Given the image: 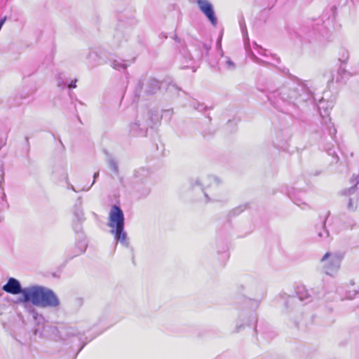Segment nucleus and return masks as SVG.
Instances as JSON below:
<instances>
[{"mask_svg":"<svg viewBox=\"0 0 359 359\" xmlns=\"http://www.w3.org/2000/svg\"><path fill=\"white\" fill-rule=\"evenodd\" d=\"M2 290L14 295L21 294L20 302H30L38 307L56 308L60 303L57 296L50 288L39 285L23 288L20 281L15 278H9L7 283L3 285Z\"/></svg>","mask_w":359,"mask_h":359,"instance_id":"f257e3e1","label":"nucleus"},{"mask_svg":"<svg viewBox=\"0 0 359 359\" xmlns=\"http://www.w3.org/2000/svg\"><path fill=\"white\" fill-rule=\"evenodd\" d=\"M124 214L121 208L113 205L109 212L107 226L110 228V233L114 236L117 243L128 248L130 245L127 233L124 231Z\"/></svg>","mask_w":359,"mask_h":359,"instance_id":"f03ea898","label":"nucleus"},{"mask_svg":"<svg viewBox=\"0 0 359 359\" xmlns=\"http://www.w3.org/2000/svg\"><path fill=\"white\" fill-rule=\"evenodd\" d=\"M299 83L288 81L270 92L268 98L273 103L278 101L287 102L294 104L297 100Z\"/></svg>","mask_w":359,"mask_h":359,"instance_id":"7ed1b4c3","label":"nucleus"},{"mask_svg":"<svg viewBox=\"0 0 359 359\" xmlns=\"http://www.w3.org/2000/svg\"><path fill=\"white\" fill-rule=\"evenodd\" d=\"M344 259L343 254L337 252H326L320 259V264L323 272L332 277L337 276Z\"/></svg>","mask_w":359,"mask_h":359,"instance_id":"20e7f679","label":"nucleus"},{"mask_svg":"<svg viewBox=\"0 0 359 359\" xmlns=\"http://www.w3.org/2000/svg\"><path fill=\"white\" fill-rule=\"evenodd\" d=\"M221 183L222 180L219 177L213 175H205L194 179L191 181V186L193 187H200L204 193L206 201H210L211 199L209 198L205 190L208 189H215L220 185Z\"/></svg>","mask_w":359,"mask_h":359,"instance_id":"39448f33","label":"nucleus"},{"mask_svg":"<svg viewBox=\"0 0 359 359\" xmlns=\"http://www.w3.org/2000/svg\"><path fill=\"white\" fill-rule=\"evenodd\" d=\"M256 321L257 316L255 313H250L248 314L246 312L243 311L240 313L238 315L233 332L236 333H238L243 331L247 325H249L251 323Z\"/></svg>","mask_w":359,"mask_h":359,"instance_id":"423d86ee","label":"nucleus"},{"mask_svg":"<svg viewBox=\"0 0 359 359\" xmlns=\"http://www.w3.org/2000/svg\"><path fill=\"white\" fill-rule=\"evenodd\" d=\"M196 4L200 11L207 17L213 26L217 23L215 11L212 4L208 0H197Z\"/></svg>","mask_w":359,"mask_h":359,"instance_id":"0eeeda50","label":"nucleus"},{"mask_svg":"<svg viewBox=\"0 0 359 359\" xmlns=\"http://www.w3.org/2000/svg\"><path fill=\"white\" fill-rule=\"evenodd\" d=\"M151 122L148 119L137 118L130 125V133L135 136L144 135L147 128L151 126Z\"/></svg>","mask_w":359,"mask_h":359,"instance_id":"6e6552de","label":"nucleus"},{"mask_svg":"<svg viewBox=\"0 0 359 359\" xmlns=\"http://www.w3.org/2000/svg\"><path fill=\"white\" fill-rule=\"evenodd\" d=\"M313 100V91L308 86V84L306 83H299L297 100H295L294 104L312 101Z\"/></svg>","mask_w":359,"mask_h":359,"instance_id":"1a4fd4ad","label":"nucleus"},{"mask_svg":"<svg viewBox=\"0 0 359 359\" xmlns=\"http://www.w3.org/2000/svg\"><path fill=\"white\" fill-rule=\"evenodd\" d=\"M333 106V100H325L324 97L321 98L318 104V107L320 116L323 118L327 117Z\"/></svg>","mask_w":359,"mask_h":359,"instance_id":"9d476101","label":"nucleus"},{"mask_svg":"<svg viewBox=\"0 0 359 359\" xmlns=\"http://www.w3.org/2000/svg\"><path fill=\"white\" fill-rule=\"evenodd\" d=\"M297 294L299 299L306 304L311 302L313 300L312 296L310 294L308 290L303 285L297 287Z\"/></svg>","mask_w":359,"mask_h":359,"instance_id":"9b49d317","label":"nucleus"},{"mask_svg":"<svg viewBox=\"0 0 359 359\" xmlns=\"http://www.w3.org/2000/svg\"><path fill=\"white\" fill-rule=\"evenodd\" d=\"M323 77L328 84L333 83L334 81H339L338 72L333 69L326 71L323 74Z\"/></svg>","mask_w":359,"mask_h":359,"instance_id":"f8f14e48","label":"nucleus"},{"mask_svg":"<svg viewBox=\"0 0 359 359\" xmlns=\"http://www.w3.org/2000/svg\"><path fill=\"white\" fill-rule=\"evenodd\" d=\"M129 65L126 63L123 60L116 59L111 62V67L119 72L126 70Z\"/></svg>","mask_w":359,"mask_h":359,"instance_id":"ddd939ff","label":"nucleus"},{"mask_svg":"<svg viewBox=\"0 0 359 359\" xmlns=\"http://www.w3.org/2000/svg\"><path fill=\"white\" fill-rule=\"evenodd\" d=\"M351 182L353 184L349 189H345L343 194L346 196H351L357 191V184H358V177L353 175L351 179Z\"/></svg>","mask_w":359,"mask_h":359,"instance_id":"4468645a","label":"nucleus"},{"mask_svg":"<svg viewBox=\"0 0 359 359\" xmlns=\"http://www.w3.org/2000/svg\"><path fill=\"white\" fill-rule=\"evenodd\" d=\"M79 334V332L75 327H67L65 328L62 332L61 335L63 339H67L69 337L76 336Z\"/></svg>","mask_w":359,"mask_h":359,"instance_id":"2eb2a0df","label":"nucleus"},{"mask_svg":"<svg viewBox=\"0 0 359 359\" xmlns=\"http://www.w3.org/2000/svg\"><path fill=\"white\" fill-rule=\"evenodd\" d=\"M325 222H323L322 226L318 230V236L323 241L327 240L329 238V231L325 226Z\"/></svg>","mask_w":359,"mask_h":359,"instance_id":"dca6fc26","label":"nucleus"},{"mask_svg":"<svg viewBox=\"0 0 359 359\" xmlns=\"http://www.w3.org/2000/svg\"><path fill=\"white\" fill-rule=\"evenodd\" d=\"M97 57V56L96 53L94 52H90L88 55V59L89 60V65H90L92 68L99 65V63L96 61Z\"/></svg>","mask_w":359,"mask_h":359,"instance_id":"f3484780","label":"nucleus"},{"mask_svg":"<svg viewBox=\"0 0 359 359\" xmlns=\"http://www.w3.org/2000/svg\"><path fill=\"white\" fill-rule=\"evenodd\" d=\"M107 163L110 170H112L114 173L118 174V167L117 162L114 158H109Z\"/></svg>","mask_w":359,"mask_h":359,"instance_id":"a211bd4d","label":"nucleus"},{"mask_svg":"<svg viewBox=\"0 0 359 359\" xmlns=\"http://www.w3.org/2000/svg\"><path fill=\"white\" fill-rule=\"evenodd\" d=\"M58 177L59 180H65L67 182L68 177L67 170L63 167L58 168Z\"/></svg>","mask_w":359,"mask_h":359,"instance_id":"6ab92c4d","label":"nucleus"},{"mask_svg":"<svg viewBox=\"0 0 359 359\" xmlns=\"http://www.w3.org/2000/svg\"><path fill=\"white\" fill-rule=\"evenodd\" d=\"M67 182L68 184V188L71 189L72 191H74L76 193H78L80 191H87L90 189V187H83L77 190L72 184H69L68 182V181Z\"/></svg>","mask_w":359,"mask_h":359,"instance_id":"aec40b11","label":"nucleus"},{"mask_svg":"<svg viewBox=\"0 0 359 359\" xmlns=\"http://www.w3.org/2000/svg\"><path fill=\"white\" fill-rule=\"evenodd\" d=\"M356 208H357L356 199L353 198H349V201L348 203V210L353 211L356 209Z\"/></svg>","mask_w":359,"mask_h":359,"instance_id":"412c9836","label":"nucleus"},{"mask_svg":"<svg viewBox=\"0 0 359 359\" xmlns=\"http://www.w3.org/2000/svg\"><path fill=\"white\" fill-rule=\"evenodd\" d=\"M226 67L229 70H233L235 69V64L230 58L227 57L226 61Z\"/></svg>","mask_w":359,"mask_h":359,"instance_id":"4be33fe9","label":"nucleus"},{"mask_svg":"<svg viewBox=\"0 0 359 359\" xmlns=\"http://www.w3.org/2000/svg\"><path fill=\"white\" fill-rule=\"evenodd\" d=\"M151 84L154 86V90H149V93H154V92H155L154 90L158 89L159 88L158 83V81H156L155 80H152L151 81Z\"/></svg>","mask_w":359,"mask_h":359,"instance_id":"5701e85b","label":"nucleus"},{"mask_svg":"<svg viewBox=\"0 0 359 359\" xmlns=\"http://www.w3.org/2000/svg\"><path fill=\"white\" fill-rule=\"evenodd\" d=\"M32 316L35 320H37L39 318H41V315H40L35 309H32Z\"/></svg>","mask_w":359,"mask_h":359,"instance_id":"b1692460","label":"nucleus"},{"mask_svg":"<svg viewBox=\"0 0 359 359\" xmlns=\"http://www.w3.org/2000/svg\"><path fill=\"white\" fill-rule=\"evenodd\" d=\"M6 198V194L4 192L3 189L0 188V203L4 201Z\"/></svg>","mask_w":359,"mask_h":359,"instance_id":"393cba45","label":"nucleus"},{"mask_svg":"<svg viewBox=\"0 0 359 359\" xmlns=\"http://www.w3.org/2000/svg\"><path fill=\"white\" fill-rule=\"evenodd\" d=\"M76 81L77 80L76 79H74V81H72L69 85H68V88H75L76 87Z\"/></svg>","mask_w":359,"mask_h":359,"instance_id":"a878e982","label":"nucleus"},{"mask_svg":"<svg viewBox=\"0 0 359 359\" xmlns=\"http://www.w3.org/2000/svg\"><path fill=\"white\" fill-rule=\"evenodd\" d=\"M98 176H99V172H96L93 175V181L89 187H91L95 184V180L98 177Z\"/></svg>","mask_w":359,"mask_h":359,"instance_id":"bb28decb","label":"nucleus"},{"mask_svg":"<svg viewBox=\"0 0 359 359\" xmlns=\"http://www.w3.org/2000/svg\"><path fill=\"white\" fill-rule=\"evenodd\" d=\"M194 108L198 111H203L205 107H203V104H198V106L197 107H194Z\"/></svg>","mask_w":359,"mask_h":359,"instance_id":"cd10ccee","label":"nucleus"},{"mask_svg":"<svg viewBox=\"0 0 359 359\" xmlns=\"http://www.w3.org/2000/svg\"><path fill=\"white\" fill-rule=\"evenodd\" d=\"M321 297H322V295H320V293H318H318L316 294V298H317V299H320Z\"/></svg>","mask_w":359,"mask_h":359,"instance_id":"c85d7f7f","label":"nucleus"},{"mask_svg":"<svg viewBox=\"0 0 359 359\" xmlns=\"http://www.w3.org/2000/svg\"><path fill=\"white\" fill-rule=\"evenodd\" d=\"M304 206H308V205L306 203H304L303 204Z\"/></svg>","mask_w":359,"mask_h":359,"instance_id":"c756f323","label":"nucleus"},{"mask_svg":"<svg viewBox=\"0 0 359 359\" xmlns=\"http://www.w3.org/2000/svg\"><path fill=\"white\" fill-rule=\"evenodd\" d=\"M350 283H351V285H353V282L352 280L350 282Z\"/></svg>","mask_w":359,"mask_h":359,"instance_id":"7c9ffc66","label":"nucleus"}]
</instances>
